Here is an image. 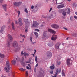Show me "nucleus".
I'll return each mask as SVG.
<instances>
[{
  "instance_id": "nucleus-1",
  "label": "nucleus",
  "mask_w": 77,
  "mask_h": 77,
  "mask_svg": "<svg viewBox=\"0 0 77 77\" xmlns=\"http://www.w3.org/2000/svg\"><path fill=\"white\" fill-rule=\"evenodd\" d=\"M12 46L14 48H16L15 50L16 51H18L20 49V47H18V42L16 41H14L12 44Z\"/></svg>"
},
{
  "instance_id": "nucleus-2",
  "label": "nucleus",
  "mask_w": 77,
  "mask_h": 77,
  "mask_svg": "<svg viewBox=\"0 0 77 77\" xmlns=\"http://www.w3.org/2000/svg\"><path fill=\"white\" fill-rule=\"evenodd\" d=\"M8 39H9V41L8 42L7 44V47H10L11 44L10 42H12V40L13 39V38L9 34H8Z\"/></svg>"
},
{
  "instance_id": "nucleus-3",
  "label": "nucleus",
  "mask_w": 77,
  "mask_h": 77,
  "mask_svg": "<svg viewBox=\"0 0 77 77\" xmlns=\"http://www.w3.org/2000/svg\"><path fill=\"white\" fill-rule=\"evenodd\" d=\"M10 63H9V61H7L6 62L7 66L5 68V70H7L6 72H8L9 71V70L10 68V66H9Z\"/></svg>"
},
{
  "instance_id": "nucleus-4",
  "label": "nucleus",
  "mask_w": 77,
  "mask_h": 77,
  "mask_svg": "<svg viewBox=\"0 0 77 77\" xmlns=\"http://www.w3.org/2000/svg\"><path fill=\"white\" fill-rule=\"evenodd\" d=\"M72 63V62L70 58L66 60V64L67 67H69V66H71V65Z\"/></svg>"
},
{
  "instance_id": "nucleus-5",
  "label": "nucleus",
  "mask_w": 77,
  "mask_h": 77,
  "mask_svg": "<svg viewBox=\"0 0 77 77\" xmlns=\"http://www.w3.org/2000/svg\"><path fill=\"white\" fill-rule=\"evenodd\" d=\"M56 12L54 11H52L51 13V16L49 17V18H53V17H56Z\"/></svg>"
},
{
  "instance_id": "nucleus-6",
  "label": "nucleus",
  "mask_w": 77,
  "mask_h": 77,
  "mask_svg": "<svg viewBox=\"0 0 77 77\" xmlns=\"http://www.w3.org/2000/svg\"><path fill=\"white\" fill-rule=\"evenodd\" d=\"M21 55L22 56L24 55V56H25V57L26 58L27 56H29V54L28 53H27L26 52H24L23 53V51L21 52Z\"/></svg>"
},
{
  "instance_id": "nucleus-7",
  "label": "nucleus",
  "mask_w": 77,
  "mask_h": 77,
  "mask_svg": "<svg viewBox=\"0 0 77 77\" xmlns=\"http://www.w3.org/2000/svg\"><path fill=\"white\" fill-rule=\"evenodd\" d=\"M57 36L56 35H55L54 34L52 36L51 39L52 41H55V40H56L57 39Z\"/></svg>"
},
{
  "instance_id": "nucleus-8",
  "label": "nucleus",
  "mask_w": 77,
  "mask_h": 77,
  "mask_svg": "<svg viewBox=\"0 0 77 77\" xmlns=\"http://www.w3.org/2000/svg\"><path fill=\"white\" fill-rule=\"evenodd\" d=\"M37 7V6L36 5L35 6V8H34V6L33 5H32L31 6V9H33L34 8V9L32 10L33 12H36L38 11V9H37V8H36Z\"/></svg>"
},
{
  "instance_id": "nucleus-9",
  "label": "nucleus",
  "mask_w": 77,
  "mask_h": 77,
  "mask_svg": "<svg viewBox=\"0 0 77 77\" xmlns=\"http://www.w3.org/2000/svg\"><path fill=\"white\" fill-rule=\"evenodd\" d=\"M39 25V23H38L37 22L34 21L33 22V24L32 25V27H36Z\"/></svg>"
},
{
  "instance_id": "nucleus-10",
  "label": "nucleus",
  "mask_w": 77,
  "mask_h": 77,
  "mask_svg": "<svg viewBox=\"0 0 77 77\" xmlns=\"http://www.w3.org/2000/svg\"><path fill=\"white\" fill-rule=\"evenodd\" d=\"M22 4V2H15L14 4V5L15 6H17L18 7L21 6Z\"/></svg>"
},
{
  "instance_id": "nucleus-11",
  "label": "nucleus",
  "mask_w": 77,
  "mask_h": 77,
  "mask_svg": "<svg viewBox=\"0 0 77 77\" xmlns=\"http://www.w3.org/2000/svg\"><path fill=\"white\" fill-rule=\"evenodd\" d=\"M51 26L52 28H54V29H58L59 27V26L56 24L52 25Z\"/></svg>"
},
{
  "instance_id": "nucleus-12",
  "label": "nucleus",
  "mask_w": 77,
  "mask_h": 77,
  "mask_svg": "<svg viewBox=\"0 0 77 77\" xmlns=\"http://www.w3.org/2000/svg\"><path fill=\"white\" fill-rule=\"evenodd\" d=\"M64 6H65V5H64V4L59 5H57V8L58 9H62V8H64Z\"/></svg>"
},
{
  "instance_id": "nucleus-13",
  "label": "nucleus",
  "mask_w": 77,
  "mask_h": 77,
  "mask_svg": "<svg viewBox=\"0 0 77 77\" xmlns=\"http://www.w3.org/2000/svg\"><path fill=\"white\" fill-rule=\"evenodd\" d=\"M5 26H3L1 28V29L0 30V33H3L4 30L5 29Z\"/></svg>"
},
{
  "instance_id": "nucleus-14",
  "label": "nucleus",
  "mask_w": 77,
  "mask_h": 77,
  "mask_svg": "<svg viewBox=\"0 0 77 77\" xmlns=\"http://www.w3.org/2000/svg\"><path fill=\"white\" fill-rule=\"evenodd\" d=\"M61 71V68H59L57 69L55 72L56 74H59L60 72Z\"/></svg>"
},
{
  "instance_id": "nucleus-15",
  "label": "nucleus",
  "mask_w": 77,
  "mask_h": 77,
  "mask_svg": "<svg viewBox=\"0 0 77 77\" xmlns=\"http://www.w3.org/2000/svg\"><path fill=\"white\" fill-rule=\"evenodd\" d=\"M18 21L19 23V25H20V26H21L22 25H23V23L21 21V18H19L18 20Z\"/></svg>"
},
{
  "instance_id": "nucleus-16",
  "label": "nucleus",
  "mask_w": 77,
  "mask_h": 77,
  "mask_svg": "<svg viewBox=\"0 0 77 77\" xmlns=\"http://www.w3.org/2000/svg\"><path fill=\"white\" fill-rule=\"evenodd\" d=\"M48 31L50 33H56V32L51 29H48Z\"/></svg>"
},
{
  "instance_id": "nucleus-17",
  "label": "nucleus",
  "mask_w": 77,
  "mask_h": 77,
  "mask_svg": "<svg viewBox=\"0 0 77 77\" xmlns=\"http://www.w3.org/2000/svg\"><path fill=\"white\" fill-rule=\"evenodd\" d=\"M47 31H45L44 32V35L42 36L43 39H45L46 38V35H45V34L47 33Z\"/></svg>"
},
{
  "instance_id": "nucleus-18",
  "label": "nucleus",
  "mask_w": 77,
  "mask_h": 77,
  "mask_svg": "<svg viewBox=\"0 0 77 77\" xmlns=\"http://www.w3.org/2000/svg\"><path fill=\"white\" fill-rule=\"evenodd\" d=\"M48 54L47 56L48 57H51L52 56V54H51V53L50 52H48Z\"/></svg>"
},
{
  "instance_id": "nucleus-19",
  "label": "nucleus",
  "mask_w": 77,
  "mask_h": 77,
  "mask_svg": "<svg viewBox=\"0 0 77 77\" xmlns=\"http://www.w3.org/2000/svg\"><path fill=\"white\" fill-rule=\"evenodd\" d=\"M23 21H24L26 24H29L28 20L27 19H23Z\"/></svg>"
},
{
  "instance_id": "nucleus-20",
  "label": "nucleus",
  "mask_w": 77,
  "mask_h": 77,
  "mask_svg": "<svg viewBox=\"0 0 77 77\" xmlns=\"http://www.w3.org/2000/svg\"><path fill=\"white\" fill-rule=\"evenodd\" d=\"M60 43H59L55 45V48H56L57 49H58V48H59V46H60Z\"/></svg>"
},
{
  "instance_id": "nucleus-21",
  "label": "nucleus",
  "mask_w": 77,
  "mask_h": 77,
  "mask_svg": "<svg viewBox=\"0 0 77 77\" xmlns=\"http://www.w3.org/2000/svg\"><path fill=\"white\" fill-rule=\"evenodd\" d=\"M14 23H11V25L12 26V28L13 30H15V26H14Z\"/></svg>"
},
{
  "instance_id": "nucleus-22",
  "label": "nucleus",
  "mask_w": 77,
  "mask_h": 77,
  "mask_svg": "<svg viewBox=\"0 0 77 77\" xmlns=\"http://www.w3.org/2000/svg\"><path fill=\"white\" fill-rule=\"evenodd\" d=\"M11 63H12L13 65H15V63H16V60H12L11 61Z\"/></svg>"
},
{
  "instance_id": "nucleus-23",
  "label": "nucleus",
  "mask_w": 77,
  "mask_h": 77,
  "mask_svg": "<svg viewBox=\"0 0 77 77\" xmlns=\"http://www.w3.org/2000/svg\"><path fill=\"white\" fill-rule=\"evenodd\" d=\"M50 68L51 69H54L55 68V67L54 66V64H53V66H50Z\"/></svg>"
},
{
  "instance_id": "nucleus-24",
  "label": "nucleus",
  "mask_w": 77,
  "mask_h": 77,
  "mask_svg": "<svg viewBox=\"0 0 77 77\" xmlns=\"http://www.w3.org/2000/svg\"><path fill=\"white\" fill-rule=\"evenodd\" d=\"M19 70L20 71H24L26 70V69H23V68H20L19 69Z\"/></svg>"
},
{
  "instance_id": "nucleus-25",
  "label": "nucleus",
  "mask_w": 77,
  "mask_h": 77,
  "mask_svg": "<svg viewBox=\"0 0 77 77\" xmlns=\"http://www.w3.org/2000/svg\"><path fill=\"white\" fill-rule=\"evenodd\" d=\"M70 11H71V10L70 9L67 8L66 11L67 14H69V12H70Z\"/></svg>"
},
{
  "instance_id": "nucleus-26",
  "label": "nucleus",
  "mask_w": 77,
  "mask_h": 77,
  "mask_svg": "<svg viewBox=\"0 0 77 77\" xmlns=\"http://www.w3.org/2000/svg\"><path fill=\"white\" fill-rule=\"evenodd\" d=\"M30 40L31 41V43H32V44H34L36 42H32V37H30Z\"/></svg>"
},
{
  "instance_id": "nucleus-27",
  "label": "nucleus",
  "mask_w": 77,
  "mask_h": 77,
  "mask_svg": "<svg viewBox=\"0 0 77 77\" xmlns=\"http://www.w3.org/2000/svg\"><path fill=\"white\" fill-rule=\"evenodd\" d=\"M48 45L49 46L51 47H52L53 46V43H48Z\"/></svg>"
},
{
  "instance_id": "nucleus-28",
  "label": "nucleus",
  "mask_w": 77,
  "mask_h": 77,
  "mask_svg": "<svg viewBox=\"0 0 77 77\" xmlns=\"http://www.w3.org/2000/svg\"><path fill=\"white\" fill-rule=\"evenodd\" d=\"M62 15H63V16H64V17H66V12L65 11H63L62 13Z\"/></svg>"
},
{
  "instance_id": "nucleus-29",
  "label": "nucleus",
  "mask_w": 77,
  "mask_h": 77,
  "mask_svg": "<svg viewBox=\"0 0 77 77\" xmlns=\"http://www.w3.org/2000/svg\"><path fill=\"white\" fill-rule=\"evenodd\" d=\"M2 7H3L4 9L6 8V6H7V5L6 4H4L2 5Z\"/></svg>"
},
{
  "instance_id": "nucleus-30",
  "label": "nucleus",
  "mask_w": 77,
  "mask_h": 77,
  "mask_svg": "<svg viewBox=\"0 0 77 77\" xmlns=\"http://www.w3.org/2000/svg\"><path fill=\"white\" fill-rule=\"evenodd\" d=\"M34 33L35 35L37 38L38 36V32H34Z\"/></svg>"
},
{
  "instance_id": "nucleus-31",
  "label": "nucleus",
  "mask_w": 77,
  "mask_h": 77,
  "mask_svg": "<svg viewBox=\"0 0 77 77\" xmlns=\"http://www.w3.org/2000/svg\"><path fill=\"white\" fill-rule=\"evenodd\" d=\"M0 56L2 57V58H3L5 57V55L3 54L0 53Z\"/></svg>"
},
{
  "instance_id": "nucleus-32",
  "label": "nucleus",
  "mask_w": 77,
  "mask_h": 77,
  "mask_svg": "<svg viewBox=\"0 0 77 77\" xmlns=\"http://www.w3.org/2000/svg\"><path fill=\"white\" fill-rule=\"evenodd\" d=\"M24 11L26 13H27V14H28L29 12V11H28V10L26 8H25L24 9Z\"/></svg>"
},
{
  "instance_id": "nucleus-33",
  "label": "nucleus",
  "mask_w": 77,
  "mask_h": 77,
  "mask_svg": "<svg viewBox=\"0 0 77 77\" xmlns=\"http://www.w3.org/2000/svg\"><path fill=\"white\" fill-rule=\"evenodd\" d=\"M26 77H27L29 75V74H28V71H26Z\"/></svg>"
},
{
  "instance_id": "nucleus-34",
  "label": "nucleus",
  "mask_w": 77,
  "mask_h": 77,
  "mask_svg": "<svg viewBox=\"0 0 77 77\" xmlns=\"http://www.w3.org/2000/svg\"><path fill=\"white\" fill-rule=\"evenodd\" d=\"M57 64L58 65H60V62L59 61H58L57 63Z\"/></svg>"
},
{
  "instance_id": "nucleus-35",
  "label": "nucleus",
  "mask_w": 77,
  "mask_h": 77,
  "mask_svg": "<svg viewBox=\"0 0 77 77\" xmlns=\"http://www.w3.org/2000/svg\"><path fill=\"white\" fill-rule=\"evenodd\" d=\"M50 72L51 74H53V71L51 70H50Z\"/></svg>"
},
{
  "instance_id": "nucleus-36",
  "label": "nucleus",
  "mask_w": 77,
  "mask_h": 77,
  "mask_svg": "<svg viewBox=\"0 0 77 77\" xmlns=\"http://www.w3.org/2000/svg\"><path fill=\"white\" fill-rule=\"evenodd\" d=\"M35 60L36 62L37 63L38 62V60H37V57L35 56Z\"/></svg>"
},
{
  "instance_id": "nucleus-37",
  "label": "nucleus",
  "mask_w": 77,
  "mask_h": 77,
  "mask_svg": "<svg viewBox=\"0 0 77 77\" xmlns=\"http://www.w3.org/2000/svg\"><path fill=\"white\" fill-rule=\"evenodd\" d=\"M20 36L22 37H23V38H26V35H23L22 34H20Z\"/></svg>"
},
{
  "instance_id": "nucleus-38",
  "label": "nucleus",
  "mask_w": 77,
  "mask_h": 77,
  "mask_svg": "<svg viewBox=\"0 0 77 77\" xmlns=\"http://www.w3.org/2000/svg\"><path fill=\"white\" fill-rule=\"evenodd\" d=\"M62 76H65V73H64V72H62Z\"/></svg>"
},
{
  "instance_id": "nucleus-39",
  "label": "nucleus",
  "mask_w": 77,
  "mask_h": 77,
  "mask_svg": "<svg viewBox=\"0 0 77 77\" xmlns=\"http://www.w3.org/2000/svg\"><path fill=\"white\" fill-rule=\"evenodd\" d=\"M62 9H60L58 10V12L59 13H61L62 12Z\"/></svg>"
},
{
  "instance_id": "nucleus-40",
  "label": "nucleus",
  "mask_w": 77,
  "mask_h": 77,
  "mask_svg": "<svg viewBox=\"0 0 77 77\" xmlns=\"http://www.w3.org/2000/svg\"><path fill=\"white\" fill-rule=\"evenodd\" d=\"M17 13L18 14V16H19L20 15V11H17Z\"/></svg>"
},
{
  "instance_id": "nucleus-41",
  "label": "nucleus",
  "mask_w": 77,
  "mask_h": 77,
  "mask_svg": "<svg viewBox=\"0 0 77 77\" xmlns=\"http://www.w3.org/2000/svg\"><path fill=\"white\" fill-rule=\"evenodd\" d=\"M15 24H18V22L17 21V20H15Z\"/></svg>"
},
{
  "instance_id": "nucleus-42",
  "label": "nucleus",
  "mask_w": 77,
  "mask_h": 77,
  "mask_svg": "<svg viewBox=\"0 0 77 77\" xmlns=\"http://www.w3.org/2000/svg\"><path fill=\"white\" fill-rule=\"evenodd\" d=\"M35 32H39V29H36L35 30Z\"/></svg>"
},
{
  "instance_id": "nucleus-43",
  "label": "nucleus",
  "mask_w": 77,
  "mask_h": 77,
  "mask_svg": "<svg viewBox=\"0 0 77 77\" xmlns=\"http://www.w3.org/2000/svg\"><path fill=\"white\" fill-rule=\"evenodd\" d=\"M57 74H56L54 75V76H52V77H57Z\"/></svg>"
},
{
  "instance_id": "nucleus-44",
  "label": "nucleus",
  "mask_w": 77,
  "mask_h": 77,
  "mask_svg": "<svg viewBox=\"0 0 77 77\" xmlns=\"http://www.w3.org/2000/svg\"><path fill=\"white\" fill-rule=\"evenodd\" d=\"M73 36L75 37H76V36H77V35H76V34H74V35H73Z\"/></svg>"
},
{
  "instance_id": "nucleus-45",
  "label": "nucleus",
  "mask_w": 77,
  "mask_h": 77,
  "mask_svg": "<svg viewBox=\"0 0 77 77\" xmlns=\"http://www.w3.org/2000/svg\"><path fill=\"white\" fill-rule=\"evenodd\" d=\"M25 32H26V33H27V32H28V29H25Z\"/></svg>"
},
{
  "instance_id": "nucleus-46",
  "label": "nucleus",
  "mask_w": 77,
  "mask_h": 77,
  "mask_svg": "<svg viewBox=\"0 0 77 77\" xmlns=\"http://www.w3.org/2000/svg\"><path fill=\"white\" fill-rule=\"evenodd\" d=\"M22 65H23V66H24V65H25V63H21Z\"/></svg>"
},
{
  "instance_id": "nucleus-47",
  "label": "nucleus",
  "mask_w": 77,
  "mask_h": 77,
  "mask_svg": "<svg viewBox=\"0 0 77 77\" xmlns=\"http://www.w3.org/2000/svg\"><path fill=\"white\" fill-rule=\"evenodd\" d=\"M73 17H72V16H71L70 17V20H71V21H72V18H73Z\"/></svg>"
},
{
  "instance_id": "nucleus-48",
  "label": "nucleus",
  "mask_w": 77,
  "mask_h": 77,
  "mask_svg": "<svg viewBox=\"0 0 77 77\" xmlns=\"http://www.w3.org/2000/svg\"><path fill=\"white\" fill-rule=\"evenodd\" d=\"M52 10V8H50V10L49 11V12H51V10Z\"/></svg>"
},
{
  "instance_id": "nucleus-49",
  "label": "nucleus",
  "mask_w": 77,
  "mask_h": 77,
  "mask_svg": "<svg viewBox=\"0 0 77 77\" xmlns=\"http://www.w3.org/2000/svg\"><path fill=\"white\" fill-rule=\"evenodd\" d=\"M63 29H64V30H68V29H67V28H66L65 27H63Z\"/></svg>"
},
{
  "instance_id": "nucleus-50",
  "label": "nucleus",
  "mask_w": 77,
  "mask_h": 77,
  "mask_svg": "<svg viewBox=\"0 0 77 77\" xmlns=\"http://www.w3.org/2000/svg\"><path fill=\"white\" fill-rule=\"evenodd\" d=\"M26 69H29V67L28 66H26Z\"/></svg>"
},
{
  "instance_id": "nucleus-51",
  "label": "nucleus",
  "mask_w": 77,
  "mask_h": 77,
  "mask_svg": "<svg viewBox=\"0 0 77 77\" xmlns=\"http://www.w3.org/2000/svg\"><path fill=\"white\" fill-rule=\"evenodd\" d=\"M74 18H75V19H77V17L76 16H74Z\"/></svg>"
},
{
  "instance_id": "nucleus-52",
  "label": "nucleus",
  "mask_w": 77,
  "mask_h": 77,
  "mask_svg": "<svg viewBox=\"0 0 77 77\" xmlns=\"http://www.w3.org/2000/svg\"><path fill=\"white\" fill-rule=\"evenodd\" d=\"M25 63H29V61H25Z\"/></svg>"
},
{
  "instance_id": "nucleus-53",
  "label": "nucleus",
  "mask_w": 77,
  "mask_h": 77,
  "mask_svg": "<svg viewBox=\"0 0 77 77\" xmlns=\"http://www.w3.org/2000/svg\"><path fill=\"white\" fill-rule=\"evenodd\" d=\"M34 54H35V53H36V50L35 49L34 50Z\"/></svg>"
},
{
  "instance_id": "nucleus-54",
  "label": "nucleus",
  "mask_w": 77,
  "mask_h": 77,
  "mask_svg": "<svg viewBox=\"0 0 77 77\" xmlns=\"http://www.w3.org/2000/svg\"><path fill=\"white\" fill-rule=\"evenodd\" d=\"M3 0H0V3H2V2H3Z\"/></svg>"
},
{
  "instance_id": "nucleus-55",
  "label": "nucleus",
  "mask_w": 77,
  "mask_h": 77,
  "mask_svg": "<svg viewBox=\"0 0 77 77\" xmlns=\"http://www.w3.org/2000/svg\"><path fill=\"white\" fill-rule=\"evenodd\" d=\"M37 66H38V63H37L36 66H35V67H37Z\"/></svg>"
},
{
  "instance_id": "nucleus-56",
  "label": "nucleus",
  "mask_w": 77,
  "mask_h": 77,
  "mask_svg": "<svg viewBox=\"0 0 77 77\" xmlns=\"http://www.w3.org/2000/svg\"><path fill=\"white\" fill-rule=\"evenodd\" d=\"M31 61V60H30H30H29V61L28 62H29V63H30Z\"/></svg>"
},
{
  "instance_id": "nucleus-57",
  "label": "nucleus",
  "mask_w": 77,
  "mask_h": 77,
  "mask_svg": "<svg viewBox=\"0 0 77 77\" xmlns=\"http://www.w3.org/2000/svg\"><path fill=\"white\" fill-rule=\"evenodd\" d=\"M28 65L29 66V67H30V64H28Z\"/></svg>"
},
{
  "instance_id": "nucleus-58",
  "label": "nucleus",
  "mask_w": 77,
  "mask_h": 77,
  "mask_svg": "<svg viewBox=\"0 0 77 77\" xmlns=\"http://www.w3.org/2000/svg\"><path fill=\"white\" fill-rule=\"evenodd\" d=\"M24 42V39H23L22 41L21 42Z\"/></svg>"
},
{
  "instance_id": "nucleus-59",
  "label": "nucleus",
  "mask_w": 77,
  "mask_h": 77,
  "mask_svg": "<svg viewBox=\"0 0 77 77\" xmlns=\"http://www.w3.org/2000/svg\"><path fill=\"white\" fill-rule=\"evenodd\" d=\"M24 60V58H23L22 59V61H23Z\"/></svg>"
},
{
  "instance_id": "nucleus-60",
  "label": "nucleus",
  "mask_w": 77,
  "mask_h": 77,
  "mask_svg": "<svg viewBox=\"0 0 77 77\" xmlns=\"http://www.w3.org/2000/svg\"><path fill=\"white\" fill-rule=\"evenodd\" d=\"M68 39H69V38L67 37V38L66 39V40H68Z\"/></svg>"
},
{
  "instance_id": "nucleus-61",
  "label": "nucleus",
  "mask_w": 77,
  "mask_h": 77,
  "mask_svg": "<svg viewBox=\"0 0 77 77\" xmlns=\"http://www.w3.org/2000/svg\"><path fill=\"white\" fill-rule=\"evenodd\" d=\"M46 2H48V0H45Z\"/></svg>"
},
{
  "instance_id": "nucleus-62",
  "label": "nucleus",
  "mask_w": 77,
  "mask_h": 77,
  "mask_svg": "<svg viewBox=\"0 0 77 77\" xmlns=\"http://www.w3.org/2000/svg\"><path fill=\"white\" fill-rule=\"evenodd\" d=\"M32 55L33 56H35V54L34 53V54H32Z\"/></svg>"
},
{
  "instance_id": "nucleus-63",
  "label": "nucleus",
  "mask_w": 77,
  "mask_h": 77,
  "mask_svg": "<svg viewBox=\"0 0 77 77\" xmlns=\"http://www.w3.org/2000/svg\"><path fill=\"white\" fill-rule=\"evenodd\" d=\"M68 2H70L71 1V0H67Z\"/></svg>"
},
{
  "instance_id": "nucleus-64",
  "label": "nucleus",
  "mask_w": 77,
  "mask_h": 77,
  "mask_svg": "<svg viewBox=\"0 0 77 77\" xmlns=\"http://www.w3.org/2000/svg\"><path fill=\"white\" fill-rule=\"evenodd\" d=\"M75 14L76 15H77V12H75Z\"/></svg>"
}]
</instances>
